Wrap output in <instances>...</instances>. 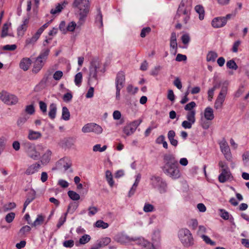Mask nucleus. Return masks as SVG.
I'll return each mask as SVG.
<instances>
[{"label": "nucleus", "instance_id": "obj_35", "mask_svg": "<svg viewBox=\"0 0 249 249\" xmlns=\"http://www.w3.org/2000/svg\"><path fill=\"white\" fill-rule=\"evenodd\" d=\"M106 178L110 187L114 185V181L111 172L109 170H107L106 172Z\"/></svg>", "mask_w": 249, "mask_h": 249}, {"label": "nucleus", "instance_id": "obj_61", "mask_svg": "<svg viewBox=\"0 0 249 249\" xmlns=\"http://www.w3.org/2000/svg\"><path fill=\"white\" fill-rule=\"evenodd\" d=\"M17 48V46L15 44L13 45H6L3 47L2 49L3 50L5 51H14Z\"/></svg>", "mask_w": 249, "mask_h": 249}, {"label": "nucleus", "instance_id": "obj_18", "mask_svg": "<svg viewBox=\"0 0 249 249\" xmlns=\"http://www.w3.org/2000/svg\"><path fill=\"white\" fill-rule=\"evenodd\" d=\"M58 164L63 166L65 171H66L68 169L70 168L72 165V163L71 160L67 157L61 159L58 161Z\"/></svg>", "mask_w": 249, "mask_h": 249}, {"label": "nucleus", "instance_id": "obj_3", "mask_svg": "<svg viewBox=\"0 0 249 249\" xmlns=\"http://www.w3.org/2000/svg\"><path fill=\"white\" fill-rule=\"evenodd\" d=\"M178 237L182 245L186 248L194 244V239L191 232L187 228H181L178 233Z\"/></svg>", "mask_w": 249, "mask_h": 249}, {"label": "nucleus", "instance_id": "obj_63", "mask_svg": "<svg viewBox=\"0 0 249 249\" xmlns=\"http://www.w3.org/2000/svg\"><path fill=\"white\" fill-rule=\"evenodd\" d=\"M63 76V72L61 71H56L53 75V78L55 80H59Z\"/></svg>", "mask_w": 249, "mask_h": 249}, {"label": "nucleus", "instance_id": "obj_24", "mask_svg": "<svg viewBox=\"0 0 249 249\" xmlns=\"http://www.w3.org/2000/svg\"><path fill=\"white\" fill-rule=\"evenodd\" d=\"M204 117L208 121H211L213 119L214 116L212 108L209 107L205 108L204 110Z\"/></svg>", "mask_w": 249, "mask_h": 249}, {"label": "nucleus", "instance_id": "obj_8", "mask_svg": "<svg viewBox=\"0 0 249 249\" xmlns=\"http://www.w3.org/2000/svg\"><path fill=\"white\" fill-rule=\"evenodd\" d=\"M0 99L8 105H16L18 101V98L16 96L9 94L5 91H2L1 92Z\"/></svg>", "mask_w": 249, "mask_h": 249}, {"label": "nucleus", "instance_id": "obj_44", "mask_svg": "<svg viewBox=\"0 0 249 249\" xmlns=\"http://www.w3.org/2000/svg\"><path fill=\"white\" fill-rule=\"evenodd\" d=\"M67 213H64V216L61 217L56 225V227L58 229H59L65 222L67 218Z\"/></svg>", "mask_w": 249, "mask_h": 249}, {"label": "nucleus", "instance_id": "obj_6", "mask_svg": "<svg viewBox=\"0 0 249 249\" xmlns=\"http://www.w3.org/2000/svg\"><path fill=\"white\" fill-rule=\"evenodd\" d=\"M150 184L153 188L158 189L160 193L166 192L167 184L160 177L152 176L150 178Z\"/></svg>", "mask_w": 249, "mask_h": 249}, {"label": "nucleus", "instance_id": "obj_16", "mask_svg": "<svg viewBox=\"0 0 249 249\" xmlns=\"http://www.w3.org/2000/svg\"><path fill=\"white\" fill-rule=\"evenodd\" d=\"M226 25V20L222 17L214 18L212 21V26L215 28H219Z\"/></svg>", "mask_w": 249, "mask_h": 249}, {"label": "nucleus", "instance_id": "obj_13", "mask_svg": "<svg viewBox=\"0 0 249 249\" xmlns=\"http://www.w3.org/2000/svg\"><path fill=\"white\" fill-rule=\"evenodd\" d=\"M220 147L221 152L224 154L226 160L229 161H231L232 159V156L227 142L225 141L221 142L220 143Z\"/></svg>", "mask_w": 249, "mask_h": 249}, {"label": "nucleus", "instance_id": "obj_10", "mask_svg": "<svg viewBox=\"0 0 249 249\" xmlns=\"http://www.w3.org/2000/svg\"><path fill=\"white\" fill-rule=\"evenodd\" d=\"M51 21L52 20H50L43 24L38 29L36 34L32 37L27 38L25 41L26 44H34L39 38L41 34L43 33L44 30L48 27Z\"/></svg>", "mask_w": 249, "mask_h": 249}, {"label": "nucleus", "instance_id": "obj_23", "mask_svg": "<svg viewBox=\"0 0 249 249\" xmlns=\"http://www.w3.org/2000/svg\"><path fill=\"white\" fill-rule=\"evenodd\" d=\"M226 96L219 94L214 103V107L216 109L221 108L225 101Z\"/></svg>", "mask_w": 249, "mask_h": 249}, {"label": "nucleus", "instance_id": "obj_5", "mask_svg": "<svg viewBox=\"0 0 249 249\" xmlns=\"http://www.w3.org/2000/svg\"><path fill=\"white\" fill-rule=\"evenodd\" d=\"M100 62L97 58L92 59L89 67V74L88 80V84L94 83L97 84V69L100 67Z\"/></svg>", "mask_w": 249, "mask_h": 249}, {"label": "nucleus", "instance_id": "obj_39", "mask_svg": "<svg viewBox=\"0 0 249 249\" xmlns=\"http://www.w3.org/2000/svg\"><path fill=\"white\" fill-rule=\"evenodd\" d=\"M226 66L227 68L230 69L236 70L238 69V66L232 59L228 61L226 63Z\"/></svg>", "mask_w": 249, "mask_h": 249}, {"label": "nucleus", "instance_id": "obj_45", "mask_svg": "<svg viewBox=\"0 0 249 249\" xmlns=\"http://www.w3.org/2000/svg\"><path fill=\"white\" fill-rule=\"evenodd\" d=\"M90 240V236L88 234L83 235L79 239V243L81 244H85Z\"/></svg>", "mask_w": 249, "mask_h": 249}, {"label": "nucleus", "instance_id": "obj_15", "mask_svg": "<svg viewBox=\"0 0 249 249\" xmlns=\"http://www.w3.org/2000/svg\"><path fill=\"white\" fill-rule=\"evenodd\" d=\"M232 177L229 168L221 170V173L218 176V180L221 183H224Z\"/></svg>", "mask_w": 249, "mask_h": 249}, {"label": "nucleus", "instance_id": "obj_42", "mask_svg": "<svg viewBox=\"0 0 249 249\" xmlns=\"http://www.w3.org/2000/svg\"><path fill=\"white\" fill-rule=\"evenodd\" d=\"M228 82L225 81L223 82L222 86L221 87V89L219 94H220L224 96H226L228 91Z\"/></svg>", "mask_w": 249, "mask_h": 249}, {"label": "nucleus", "instance_id": "obj_51", "mask_svg": "<svg viewBox=\"0 0 249 249\" xmlns=\"http://www.w3.org/2000/svg\"><path fill=\"white\" fill-rule=\"evenodd\" d=\"M196 106V104L195 102L192 101L190 103L187 104L184 107V109L185 110H188L189 111H191L192 110H194L193 108Z\"/></svg>", "mask_w": 249, "mask_h": 249}, {"label": "nucleus", "instance_id": "obj_64", "mask_svg": "<svg viewBox=\"0 0 249 249\" xmlns=\"http://www.w3.org/2000/svg\"><path fill=\"white\" fill-rule=\"evenodd\" d=\"M181 40L184 44H188L190 40L189 35L187 34L183 35L181 36Z\"/></svg>", "mask_w": 249, "mask_h": 249}, {"label": "nucleus", "instance_id": "obj_22", "mask_svg": "<svg viewBox=\"0 0 249 249\" xmlns=\"http://www.w3.org/2000/svg\"><path fill=\"white\" fill-rule=\"evenodd\" d=\"M42 137V134L38 131H35L32 130H29L28 138L30 140H36Z\"/></svg>", "mask_w": 249, "mask_h": 249}, {"label": "nucleus", "instance_id": "obj_33", "mask_svg": "<svg viewBox=\"0 0 249 249\" xmlns=\"http://www.w3.org/2000/svg\"><path fill=\"white\" fill-rule=\"evenodd\" d=\"M217 56L218 55L216 52L214 51H210L207 55L206 60L208 62H214Z\"/></svg>", "mask_w": 249, "mask_h": 249}, {"label": "nucleus", "instance_id": "obj_53", "mask_svg": "<svg viewBox=\"0 0 249 249\" xmlns=\"http://www.w3.org/2000/svg\"><path fill=\"white\" fill-rule=\"evenodd\" d=\"M15 217V213L13 212L8 213L5 216V220L7 223L12 222Z\"/></svg>", "mask_w": 249, "mask_h": 249}, {"label": "nucleus", "instance_id": "obj_4", "mask_svg": "<svg viewBox=\"0 0 249 249\" xmlns=\"http://www.w3.org/2000/svg\"><path fill=\"white\" fill-rule=\"evenodd\" d=\"M50 53V49H45L42 50L39 55L36 58L34 63L33 72L38 73L43 67Z\"/></svg>", "mask_w": 249, "mask_h": 249}, {"label": "nucleus", "instance_id": "obj_20", "mask_svg": "<svg viewBox=\"0 0 249 249\" xmlns=\"http://www.w3.org/2000/svg\"><path fill=\"white\" fill-rule=\"evenodd\" d=\"M114 240L118 243L124 244L127 241H131V238L122 234H117L115 236Z\"/></svg>", "mask_w": 249, "mask_h": 249}, {"label": "nucleus", "instance_id": "obj_30", "mask_svg": "<svg viewBox=\"0 0 249 249\" xmlns=\"http://www.w3.org/2000/svg\"><path fill=\"white\" fill-rule=\"evenodd\" d=\"M95 23L100 28L102 27L103 25V16L100 9H98V14L95 18Z\"/></svg>", "mask_w": 249, "mask_h": 249}, {"label": "nucleus", "instance_id": "obj_36", "mask_svg": "<svg viewBox=\"0 0 249 249\" xmlns=\"http://www.w3.org/2000/svg\"><path fill=\"white\" fill-rule=\"evenodd\" d=\"M70 118V113L66 107H62V119L68 121Z\"/></svg>", "mask_w": 249, "mask_h": 249}, {"label": "nucleus", "instance_id": "obj_41", "mask_svg": "<svg viewBox=\"0 0 249 249\" xmlns=\"http://www.w3.org/2000/svg\"><path fill=\"white\" fill-rule=\"evenodd\" d=\"M95 226L97 228H102V229H106L108 227L109 225L108 223L105 222L103 220H97L95 223Z\"/></svg>", "mask_w": 249, "mask_h": 249}, {"label": "nucleus", "instance_id": "obj_25", "mask_svg": "<svg viewBox=\"0 0 249 249\" xmlns=\"http://www.w3.org/2000/svg\"><path fill=\"white\" fill-rule=\"evenodd\" d=\"M56 110V104L52 103L49 106V112L48 113V115L51 119L53 120L55 118Z\"/></svg>", "mask_w": 249, "mask_h": 249}, {"label": "nucleus", "instance_id": "obj_7", "mask_svg": "<svg viewBox=\"0 0 249 249\" xmlns=\"http://www.w3.org/2000/svg\"><path fill=\"white\" fill-rule=\"evenodd\" d=\"M24 150L27 155L34 160L39 159L40 154L36 151V146L34 144L29 142H26L22 144Z\"/></svg>", "mask_w": 249, "mask_h": 249}, {"label": "nucleus", "instance_id": "obj_46", "mask_svg": "<svg viewBox=\"0 0 249 249\" xmlns=\"http://www.w3.org/2000/svg\"><path fill=\"white\" fill-rule=\"evenodd\" d=\"M76 27V24L74 21L70 22L66 27V33L67 32H73Z\"/></svg>", "mask_w": 249, "mask_h": 249}, {"label": "nucleus", "instance_id": "obj_58", "mask_svg": "<svg viewBox=\"0 0 249 249\" xmlns=\"http://www.w3.org/2000/svg\"><path fill=\"white\" fill-rule=\"evenodd\" d=\"M241 41L240 40H238L234 42L231 51L233 53H237L238 52V48L240 45Z\"/></svg>", "mask_w": 249, "mask_h": 249}, {"label": "nucleus", "instance_id": "obj_40", "mask_svg": "<svg viewBox=\"0 0 249 249\" xmlns=\"http://www.w3.org/2000/svg\"><path fill=\"white\" fill-rule=\"evenodd\" d=\"M82 80V73L81 72L77 73L74 77V83L77 86H80Z\"/></svg>", "mask_w": 249, "mask_h": 249}, {"label": "nucleus", "instance_id": "obj_34", "mask_svg": "<svg viewBox=\"0 0 249 249\" xmlns=\"http://www.w3.org/2000/svg\"><path fill=\"white\" fill-rule=\"evenodd\" d=\"M195 115V110L188 111L186 115V118L187 119V121L190 122L191 123L194 124L196 122Z\"/></svg>", "mask_w": 249, "mask_h": 249}, {"label": "nucleus", "instance_id": "obj_1", "mask_svg": "<svg viewBox=\"0 0 249 249\" xmlns=\"http://www.w3.org/2000/svg\"><path fill=\"white\" fill-rule=\"evenodd\" d=\"M163 161L164 164L161 168L164 174L173 179H178L181 177V173L179 169L178 162L174 154H164Z\"/></svg>", "mask_w": 249, "mask_h": 249}, {"label": "nucleus", "instance_id": "obj_48", "mask_svg": "<svg viewBox=\"0 0 249 249\" xmlns=\"http://www.w3.org/2000/svg\"><path fill=\"white\" fill-rule=\"evenodd\" d=\"M25 111L28 114L32 115L35 113V109L33 105H30L26 106Z\"/></svg>", "mask_w": 249, "mask_h": 249}, {"label": "nucleus", "instance_id": "obj_47", "mask_svg": "<svg viewBox=\"0 0 249 249\" xmlns=\"http://www.w3.org/2000/svg\"><path fill=\"white\" fill-rule=\"evenodd\" d=\"M107 145H104L102 147H101V144H97L93 146V151L94 152L99 151L102 152L105 151L107 149Z\"/></svg>", "mask_w": 249, "mask_h": 249}, {"label": "nucleus", "instance_id": "obj_56", "mask_svg": "<svg viewBox=\"0 0 249 249\" xmlns=\"http://www.w3.org/2000/svg\"><path fill=\"white\" fill-rule=\"evenodd\" d=\"M151 31V28L149 27L143 28L141 32L140 36L142 37L143 38L146 36L147 34H148Z\"/></svg>", "mask_w": 249, "mask_h": 249}, {"label": "nucleus", "instance_id": "obj_31", "mask_svg": "<svg viewBox=\"0 0 249 249\" xmlns=\"http://www.w3.org/2000/svg\"><path fill=\"white\" fill-rule=\"evenodd\" d=\"M195 9L196 11L199 14V18L200 20L204 19V9L203 7L200 5H197L195 6Z\"/></svg>", "mask_w": 249, "mask_h": 249}, {"label": "nucleus", "instance_id": "obj_12", "mask_svg": "<svg viewBox=\"0 0 249 249\" xmlns=\"http://www.w3.org/2000/svg\"><path fill=\"white\" fill-rule=\"evenodd\" d=\"M82 131L84 133L93 132L97 134H100L102 132L103 129L96 124L90 123L85 125L83 127Z\"/></svg>", "mask_w": 249, "mask_h": 249}, {"label": "nucleus", "instance_id": "obj_2", "mask_svg": "<svg viewBox=\"0 0 249 249\" xmlns=\"http://www.w3.org/2000/svg\"><path fill=\"white\" fill-rule=\"evenodd\" d=\"M73 7L77 8V16L78 18L77 22L79 26L83 24L90 11V0H74Z\"/></svg>", "mask_w": 249, "mask_h": 249}, {"label": "nucleus", "instance_id": "obj_17", "mask_svg": "<svg viewBox=\"0 0 249 249\" xmlns=\"http://www.w3.org/2000/svg\"><path fill=\"white\" fill-rule=\"evenodd\" d=\"M41 165L38 163H35L30 165L26 170L25 174L29 176L35 174L38 171V169L40 168Z\"/></svg>", "mask_w": 249, "mask_h": 249}, {"label": "nucleus", "instance_id": "obj_38", "mask_svg": "<svg viewBox=\"0 0 249 249\" xmlns=\"http://www.w3.org/2000/svg\"><path fill=\"white\" fill-rule=\"evenodd\" d=\"M68 195L70 198L73 200H78L80 198L79 195L73 191H69Z\"/></svg>", "mask_w": 249, "mask_h": 249}, {"label": "nucleus", "instance_id": "obj_14", "mask_svg": "<svg viewBox=\"0 0 249 249\" xmlns=\"http://www.w3.org/2000/svg\"><path fill=\"white\" fill-rule=\"evenodd\" d=\"M125 80L124 73L122 71L118 72L115 79L116 88L122 89L124 86Z\"/></svg>", "mask_w": 249, "mask_h": 249}, {"label": "nucleus", "instance_id": "obj_60", "mask_svg": "<svg viewBox=\"0 0 249 249\" xmlns=\"http://www.w3.org/2000/svg\"><path fill=\"white\" fill-rule=\"evenodd\" d=\"M51 78V74H46L39 83L40 85H45L49 79Z\"/></svg>", "mask_w": 249, "mask_h": 249}, {"label": "nucleus", "instance_id": "obj_59", "mask_svg": "<svg viewBox=\"0 0 249 249\" xmlns=\"http://www.w3.org/2000/svg\"><path fill=\"white\" fill-rule=\"evenodd\" d=\"M66 22L64 21H62L59 24V29L61 32H62V34H66Z\"/></svg>", "mask_w": 249, "mask_h": 249}, {"label": "nucleus", "instance_id": "obj_9", "mask_svg": "<svg viewBox=\"0 0 249 249\" xmlns=\"http://www.w3.org/2000/svg\"><path fill=\"white\" fill-rule=\"evenodd\" d=\"M142 122V119H138L127 124L123 128V131L124 133L127 136L133 134Z\"/></svg>", "mask_w": 249, "mask_h": 249}, {"label": "nucleus", "instance_id": "obj_21", "mask_svg": "<svg viewBox=\"0 0 249 249\" xmlns=\"http://www.w3.org/2000/svg\"><path fill=\"white\" fill-rule=\"evenodd\" d=\"M176 136V133L174 130H170L168 131L167 134V137L170 141L171 145L176 147L178 144V141L175 139L174 138Z\"/></svg>", "mask_w": 249, "mask_h": 249}, {"label": "nucleus", "instance_id": "obj_37", "mask_svg": "<svg viewBox=\"0 0 249 249\" xmlns=\"http://www.w3.org/2000/svg\"><path fill=\"white\" fill-rule=\"evenodd\" d=\"M9 27L8 23H5L2 28L1 33L0 35V37L1 38H4L7 36H11L10 34H8Z\"/></svg>", "mask_w": 249, "mask_h": 249}, {"label": "nucleus", "instance_id": "obj_50", "mask_svg": "<svg viewBox=\"0 0 249 249\" xmlns=\"http://www.w3.org/2000/svg\"><path fill=\"white\" fill-rule=\"evenodd\" d=\"M143 210L146 213L151 212L154 211V207L151 204L145 203L143 207Z\"/></svg>", "mask_w": 249, "mask_h": 249}, {"label": "nucleus", "instance_id": "obj_29", "mask_svg": "<svg viewBox=\"0 0 249 249\" xmlns=\"http://www.w3.org/2000/svg\"><path fill=\"white\" fill-rule=\"evenodd\" d=\"M52 152L50 150H47L46 152L42 156L41 162L42 164L48 163L50 160Z\"/></svg>", "mask_w": 249, "mask_h": 249}, {"label": "nucleus", "instance_id": "obj_11", "mask_svg": "<svg viewBox=\"0 0 249 249\" xmlns=\"http://www.w3.org/2000/svg\"><path fill=\"white\" fill-rule=\"evenodd\" d=\"M131 241L136 242V244L146 249H158L157 246L154 245V242L151 243L143 238H131Z\"/></svg>", "mask_w": 249, "mask_h": 249}, {"label": "nucleus", "instance_id": "obj_27", "mask_svg": "<svg viewBox=\"0 0 249 249\" xmlns=\"http://www.w3.org/2000/svg\"><path fill=\"white\" fill-rule=\"evenodd\" d=\"M67 3V2L65 1L61 3H58L55 9H51L50 13L53 15L60 13L63 8L65 7Z\"/></svg>", "mask_w": 249, "mask_h": 249}, {"label": "nucleus", "instance_id": "obj_28", "mask_svg": "<svg viewBox=\"0 0 249 249\" xmlns=\"http://www.w3.org/2000/svg\"><path fill=\"white\" fill-rule=\"evenodd\" d=\"M177 45H178V44H177V42L176 33L175 32H172L171 33V37H170V47L173 48V49L177 50ZM175 52H176V50H175Z\"/></svg>", "mask_w": 249, "mask_h": 249}, {"label": "nucleus", "instance_id": "obj_54", "mask_svg": "<svg viewBox=\"0 0 249 249\" xmlns=\"http://www.w3.org/2000/svg\"><path fill=\"white\" fill-rule=\"evenodd\" d=\"M72 94L71 92H68L65 93L63 96V100L65 102H70L72 98Z\"/></svg>", "mask_w": 249, "mask_h": 249}, {"label": "nucleus", "instance_id": "obj_43", "mask_svg": "<svg viewBox=\"0 0 249 249\" xmlns=\"http://www.w3.org/2000/svg\"><path fill=\"white\" fill-rule=\"evenodd\" d=\"M44 221V217L41 215H38L32 225L34 227L41 225Z\"/></svg>", "mask_w": 249, "mask_h": 249}, {"label": "nucleus", "instance_id": "obj_57", "mask_svg": "<svg viewBox=\"0 0 249 249\" xmlns=\"http://www.w3.org/2000/svg\"><path fill=\"white\" fill-rule=\"evenodd\" d=\"M31 231V228L29 226H24L22 227L19 230V234L24 235L25 233L29 232Z\"/></svg>", "mask_w": 249, "mask_h": 249}, {"label": "nucleus", "instance_id": "obj_55", "mask_svg": "<svg viewBox=\"0 0 249 249\" xmlns=\"http://www.w3.org/2000/svg\"><path fill=\"white\" fill-rule=\"evenodd\" d=\"M184 7V3L183 1L180 2L179 7L178 9L176 15L177 18H179L182 15V9Z\"/></svg>", "mask_w": 249, "mask_h": 249}, {"label": "nucleus", "instance_id": "obj_49", "mask_svg": "<svg viewBox=\"0 0 249 249\" xmlns=\"http://www.w3.org/2000/svg\"><path fill=\"white\" fill-rule=\"evenodd\" d=\"M16 206V204L14 202H10L7 204H5L3 206V211L4 212H7L8 211L11 210L14 208H15Z\"/></svg>", "mask_w": 249, "mask_h": 249}, {"label": "nucleus", "instance_id": "obj_52", "mask_svg": "<svg viewBox=\"0 0 249 249\" xmlns=\"http://www.w3.org/2000/svg\"><path fill=\"white\" fill-rule=\"evenodd\" d=\"M28 118L29 117H28L27 115H23V116L19 117L17 121L18 125H22L27 121Z\"/></svg>", "mask_w": 249, "mask_h": 249}, {"label": "nucleus", "instance_id": "obj_19", "mask_svg": "<svg viewBox=\"0 0 249 249\" xmlns=\"http://www.w3.org/2000/svg\"><path fill=\"white\" fill-rule=\"evenodd\" d=\"M32 61L29 58H23L19 63L20 68L24 71H27L31 64Z\"/></svg>", "mask_w": 249, "mask_h": 249}, {"label": "nucleus", "instance_id": "obj_32", "mask_svg": "<svg viewBox=\"0 0 249 249\" xmlns=\"http://www.w3.org/2000/svg\"><path fill=\"white\" fill-rule=\"evenodd\" d=\"M78 203L76 202H71L70 203L68 207L67 212L66 213H67V214L68 213H70L71 214L73 213L78 208Z\"/></svg>", "mask_w": 249, "mask_h": 249}, {"label": "nucleus", "instance_id": "obj_62", "mask_svg": "<svg viewBox=\"0 0 249 249\" xmlns=\"http://www.w3.org/2000/svg\"><path fill=\"white\" fill-rule=\"evenodd\" d=\"M221 217L225 220H228L229 218V213L228 212L223 209H219Z\"/></svg>", "mask_w": 249, "mask_h": 249}, {"label": "nucleus", "instance_id": "obj_26", "mask_svg": "<svg viewBox=\"0 0 249 249\" xmlns=\"http://www.w3.org/2000/svg\"><path fill=\"white\" fill-rule=\"evenodd\" d=\"M36 192L34 190H32L27 194V198H26L24 203L26 205H28L32 201H33L36 197Z\"/></svg>", "mask_w": 249, "mask_h": 249}]
</instances>
